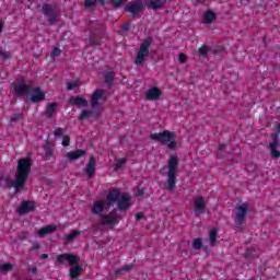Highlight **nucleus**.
<instances>
[{"label": "nucleus", "mask_w": 280, "mask_h": 280, "mask_svg": "<svg viewBox=\"0 0 280 280\" xmlns=\"http://www.w3.org/2000/svg\"><path fill=\"white\" fill-rule=\"evenodd\" d=\"M0 57L3 59V60H10L12 58V55H10V52L3 50V49H0Z\"/></svg>", "instance_id": "nucleus-34"}, {"label": "nucleus", "mask_w": 280, "mask_h": 280, "mask_svg": "<svg viewBox=\"0 0 280 280\" xmlns=\"http://www.w3.org/2000/svg\"><path fill=\"white\" fill-rule=\"evenodd\" d=\"M192 248L200 250V248H202V238H195L192 241Z\"/></svg>", "instance_id": "nucleus-31"}, {"label": "nucleus", "mask_w": 280, "mask_h": 280, "mask_svg": "<svg viewBox=\"0 0 280 280\" xmlns=\"http://www.w3.org/2000/svg\"><path fill=\"white\" fill-rule=\"evenodd\" d=\"M126 12H130L132 16H137L140 12H143V2L131 1L125 7Z\"/></svg>", "instance_id": "nucleus-10"}, {"label": "nucleus", "mask_w": 280, "mask_h": 280, "mask_svg": "<svg viewBox=\"0 0 280 280\" xmlns=\"http://www.w3.org/2000/svg\"><path fill=\"white\" fill-rule=\"evenodd\" d=\"M198 1H205V0H198Z\"/></svg>", "instance_id": "nucleus-58"}, {"label": "nucleus", "mask_w": 280, "mask_h": 280, "mask_svg": "<svg viewBox=\"0 0 280 280\" xmlns=\"http://www.w3.org/2000/svg\"><path fill=\"white\" fill-rule=\"evenodd\" d=\"M75 86H78V84L75 82H69L67 84L68 91H73V89H75Z\"/></svg>", "instance_id": "nucleus-43"}, {"label": "nucleus", "mask_w": 280, "mask_h": 280, "mask_svg": "<svg viewBox=\"0 0 280 280\" xmlns=\"http://www.w3.org/2000/svg\"><path fill=\"white\" fill-rule=\"evenodd\" d=\"M31 102H33L34 104L43 102V100H45V92L40 90V88H34L31 92Z\"/></svg>", "instance_id": "nucleus-16"}, {"label": "nucleus", "mask_w": 280, "mask_h": 280, "mask_svg": "<svg viewBox=\"0 0 280 280\" xmlns=\"http://www.w3.org/2000/svg\"><path fill=\"white\" fill-rule=\"evenodd\" d=\"M209 46L203 45L198 49L199 56H207L209 54Z\"/></svg>", "instance_id": "nucleus-32"}, {"label": "nucleus", "mask_w": 280, "mask_h": 280, "mask_svg": "<svg viewBox=\"0 0 280 280\" xmlns=\"http://www.w3.org/2000/svg\"><path fill=\"white\" fill-rule=\"evenodd\" d=\"M69 141H71V138H69V136H63V138H62L63 148L69 147Z\"/></svg>", "instance_id": "nucleus-39"}, {"label": "nucleus", "mask_w": 280, "mask_h": 280, "mask_svg": "<svg viewBox=\"0 0 280 280\" xmlns=\"http://www.w3.org/2000/svg\"><path fill=\"white\" fill-rule=\"evenodd\" d=\"M82 272V267L80 265H75L70 268V278L71 279H78V277L81 275Z\"/></svg>", "instance_id": "nucleus-25"}, {"label": "nucleus", "mask_w": 280, "mask_h": 280, "mask_svg": "<svg viewBox=\"0 0 280 280\" xmlns=\"http://www.w3.org/2000/svg\"><path fill=\"white\" fill-rule=\"evenodd\" d=\"M28 272H31L32 275H36L37 272L36 267L28 268Z\"/></svg>", "instance_id": "nucleus-52"}, {"label": "nucleus", "mask_w": 280, "mask_h": 280, "mask_svg": "<svg viewBox=\"0 0 280 280\" xmlns=\"http://www.w3.org/2000/svg\"><path fill=\"white\" fill-rule=\"evenodd\" d=\"M122 32H128L130 30V23H126L121 26Z\"/></svg>", "instance_id": "nucleus-46"}, {"label": "nucleus", "mask_w": 280, "mask_h": 280, "mask_svg": "<svg viewBox=\"0 0 280 280\" xmlns=\"http://www.w3.org/2000/svg\"><path fill=\"white\" fill-rule=\"evenodd\" d=\"M15 97H23V95H30L32 93V88L27 84H16L14 86Z\"/></svg>", "instance_id": "nucleus-14"}, {"label": "nucleus", "mask_w": 280, "mask_h": 280, "mask_svg": "<svg viewBox=\"0 0 280 280\" xmlns=\"http://www.w3.org/2000/svg\"><path fill=\"white\" fill-rule=\"evenodd\" d=\"M55 137H62V128H57L55 130Z\"/></svg>", "instance_id": "nucleus-45"}, {"label": "nucleus", "mask_w": 280, "mask_h": 280, "mask_svg": "<svg viewBox=\"0 0 280 280\" xmlns=\"http://www.w3.org/2000/svg\"><path fill=\"white\" fill-rule=\"evenodd\" d=\"M42 12L43 14H45V16H47L48 23H56L57 21L56 11H54V8L51 7V4H47V3L43 4Z\"/></svg>", "instance_id": "nucleus-13"}, {"label": "nucleus", "mask_w": 280, "mask_h": 280, "mask_svg": "<svg viewBox=\"0 0 280 280\" xmlns=\"http://www.w3.org/2000/svg\"><path fill=\"white\" fill-rule=\"evenodd\" d=\"M106 207V203L104 201H96L94 206L92 207V213L94 215H100L104 213V209Z\"/></svg>", "instance_id": "nucleus-20"}, {"label": "nucleus", "mask_w": 280, "mask_h": 280, "mask_svg": "<svg viewBox=\"0 0 280 280\" xmlns=\"http://www.w3.org/2000/svg\"><path fill=\"white\" fill-rule=\"evenodd\" d=\"M195 205V218H200L202 213H206L207 211V200H205V197H198L194 201Z\"/></svg>", "instance_id": "nucleus-9"}, {"label": "nucleus", "mask_w": 280, "mask_h": 280, "mask_svg": "<svg viewBox=\"0 0 280 280\" xmlns=\"http://www.w3.org/2000/svg\"><path fill=\"white\" fill-rule=\"evenodd\" d=\"M78 235H80V231H74L70 234H66V236H65L66 244L73 242V240H75L78 237Z\"/></svg>", "instance_id": "nucleus-27"}, {"label": "nucleus", "mask_w": 280, "mask_h": 280, "mask_svg": "<svg viewBox=\"0 0 280 280\" xmlns=\"http://www.w3.org/2000/svg\"><path fill=\"white\" fill-rule=\"evenodd\" d=\"M13 266L10 262H4L0 265V272H10L12 270Z\"/></svg>", "instance_id": "nucleus-30"}, {"label": "nucleus", "mask_w": 280, "mask_h": 280, "mask_svg": "<svg viewBox=\"0 0 280 280\" xmlns=\"http://www.w3.org/2000/svg\"><path fill=\"white\" fill-rule=\"evenodd\" d=\"M102 97H104V91L96 90L93 92L90 101L92 109L83 110L79 116L80 121H84V119H89V117H94V119H97V117L102 115L103 108L102 104L100 103Z\"/></svg>", "instance_id": "nucleus-2"}, {"label": "nucleus", "mask_w": 280, "mask_h": 280, "mask_svg": "<svg viewBox=\"0 0 280 280\" xmlns=\"http://www.w3.org/2000/svg\"><path fill=\"white\" fill-rule=\"evenodd\" d=\"M48 257H49V255H47V254H42L40 259H48Z\"/></svg>", "instance_id": "nucleus-53"}, {"label": "nucleus", "mask_w": 280, "mask_h": 280, "mask_svg": "<svg viewBox=\"0 0 280 280\" xmlns=\"http://www.w3.org/2000/svg\"><path fill=\"white\" fill-rule=\"evenodd\" d=\"M30 234L27 232L19 235V240H21V242H24V240Z\"/></svg>", "instance_id": "nucleus-48"}, {"label": "nucleus", "mask_w": 280, "mask_h": 280, "mask_svg": "<svg viewBox=\"0 0 280 280\" xmlns=\"http://www.w3.org/2000/svg\"><path fill=\"white\" fill-rule=\"evenodd\" d=\"M224 148H226V144H220L218 155L220 156V152H223Z\"/></svg>", "instance_id": "nucleus-50"}, {"label": "nucleus", "mask_w": 280, "mask_h": 280, "mask_svg": "<svg viewBox=\"0 0 280 280\" xmlns=\"http://www.w3.org/2000/svg\"><path fill=\"white\" fill-rule=\"evenodd\" d=\"M135 268L133 264L125 265L118 269H116V275H121V272H130Z\"/></svg>", "instance_id": "nucleus-26"}, {"label": "nucleus", "mask_w": 280, "mask_h": 280, "mask_svg": "<svg viewBox=\"0 0 280 280\" xmlns=\"http://www.w3.org/2000/svg\"><path fill=\"white\" fill-rule=\"evenodd\" d=\"M128 162V159L127 158H121L119 159L116 164H115V167L114 170L117 172L118 170H121V167H124V165H126V163Z\"/></svg>", "instance_id": "nucleus-29"}, {"label": "nucleus", "mask_w": 280, "mask_h": 280, "mask_svg": "<svg viewBox=\"0 0 280 280\" xmlns=\"http://www.w3.org/2000/svg\"><path fill=\"white\" fill-rule=\"evenodd\" d=\"M271 156H272V159H279L280 151L277 149H271Z\"/></svg>", "instance_id": "nucleus-41"}, {"label": "nucleus", "mask_w": 280, "mask_h": 280, "mask_svg": "<svg viewBox=\"0 0 280 280\" xmlns=\"http://www.w3.org/2000/svg\"><path fill=\"white\" fill-rule=\"evenodd\" d=\"M67 156L69 161H78V159H82V156H86V151L82 149L70 151Z\"/></svg>", "instance_id": "nucleus-19"}, {"label": "nucleus", "mask_w": 280, "mask_h": 280, "mask_svg": "<svg viewBox=\"0 0 280 280\" xmlns=\"http://www.w3.org/2000/svg\"><path fill=\"white\" fill-rule=\"evenodd\" d=\"M58 264H65V261H68L70 266H74L80 261V257L73 255V254H60L57 256Z\"/></svg>", "instance_id": "nucleus-11"}, {"label": "nucleus", "mask_w": 280, "mask_h": 280, "mask_svg": "<svg viewBox=\"0 0 280 280\" xmlns=\"http://www.w3.org/2000/svg\"><path fill=\"white\" fill-rule=\"evenodd\" d=\"M145 219V215H143V213L139 212L136 214V220L139 221V220H143Z\"/></svg>", "instance_id": "nucleus-47"}, {"label": "nucleus", "mask_w": 280, "mask_h": 280, "mask_svg": "<svg viewBox=\"0 0 280 280\" xmlns=\"http://www.w3.org/2000/svg\"><path fill=\"white\" fill-rule=\"evenodd\" d=\"M56 226L55 225H47L38 230L37 235L39 237H45V235H51V233H55Z\"/></svg>", "instance_id": "nucleus-21"}, {"label": "nucleus", "mask_w": 280, "mask_h": 280, "mask_svg": "<svg viewBox=\"0 0 280 280\" xmlns=\"http://www.w3.org/2000/svg\"><path fill=\"white\" fill-rule=\"evenodd\" d=\"M217 19H218V15H215V13L213 11H207L203 14V21L207 24L213 23V21H217Z\"/></svg>", "instance_id": "nucleus-23"}, {"label": "nucleus", "mask_w": 280, "mask_h": 280, "mask_svg": "<svg viewBox=\"0 0 280 280\" xmlns=\"http://www.w3.org/2000/svg\"><path fill=\"white\" fill-rule=\"evenodd\" d=\"M167 4V0H148L147 1V8H149V10H161V8H165V5Z\"/></svg>", "instance_id": "nucleus-17"}, {"label": "nucleus", "mask_w": 280, "mask_h": 280, "mask_svg": "<svg viewBox=\"0 0 280 280\" xmlns=\"http://www.w3.org/2000/svg\"><path fill=\"white\" fill-rule=\"evenodd\" d=\"M44 150H45V154H46V156H47V159H50V156H52V152H51V149H49V145H45L44 147Z\"/></svg>", "instance_id": "nucleus-38"}, {"label": "nucleus", "mask_w": 280, "mask_h": 280, "mask_svg": "<svg viewBox=\"0 0 280 280\" xmlns=\"http://www.w3.org/2000/svg\"><path fill=\"white\" fill-rule=\"evenodd\" d=\"M56 108H58V104L56 103L49 104L46 109V117L49 119H54V115H56Z\"/></svg>", "instance_id": "nucleus-24"}, {"label": "nucleus", "mask_w": 280, "mask_h": 280, "mask_svg": "<svg viewBox=\"0 0 280 280\" xmlns=\"http://www.w3.org/2000/svg\"><path fill=\"white\" fill-rule=\"evenodd\" d=\"M113 74H110V73H107V74H105V83L106 84H113Z\"/></svg>", "instance_id": "nucleus-37"}, {"label": "nucleus", "mask_w": 280, "mask_h": 280, "mask_svg": "<svg viewBox=\"0 0 280 280\" xmlns=\"http://www.w3.org/2000/svg\"><path fill=\"white\" fill-rule=\"evenodd\" d=\"M1 32H3V25H1V22H0V34Z\"/></svg>", "instance_id": "nucleus-56"}, {"label": "nucleus", "mask_w": 280, "mask_h": 280, "mask_svg": "<svg viewBox=\"0 0 280 280\" xmlns=\"http://www.w3.org/2000/svg\"><path fill=\"white\" fill-rule=\"evenodd\" d=\"M150 139L158 141L162 145H167L170 150H176V132L174 131L164 130L161 133H152Z\"/></svg>", "instance_id": "nucleus-4"}, {"label": "nucleus", "mask_w": 280, "mask_h": 280, "mask_svg": "<svg viewBox=\"0 0 280 280\" xmlns=\"http://www.w3.org/2000/svg\"><path fill=\"white\" fill-rule=\"evenodd\" d=\"M248 210V205L247 203H242L238 206L234 221L236 226H242L246 222V211Z\"/></svg>", "instance_id": "nucleus-7"}, {"label": "nucleus", "mask_w": 280, "mask_h": 280, "mask_svg": "<svg viewBox=\"0 0 280 280\" xmlns=\"http://www.w3.org/2000/svg\"><path fill=\"white\" fill-rule=\"evenodd\" d=\"M21 119V114H15L12 118L11 121H19Z\"/></svg>", "instance_id": "nucleus-49"}, {"label": "nucleus", "mask_w": 280, "mask_h": 280, "mask_svg": "<svg viewBox=\"0 0 280 280\" xmlns=\"http://www.w3.org/2000/svg\"><path fill=\"white\" fill-rule=\"evenodd\" d=\"M162 95V92L159 88L156 86H153L151 89H149L147 92H145V98L149 101V102H156V100H160Z\"/></svg>", "instance_id": "nucleus-15"}, {"label": "nucleus", "mask_w": 280, "mask_h": 280, "mask_svg": "<svg viewBox=\"0 0 280 280\" xmlns=\"http://www.w3.org/2000/svg\"><path fill=\"white\" fill-rule=\"evenodd\" d=\"M101 224L103 226H114L115 224H119V217L117 215V212L112 211L107 214H103L101 217Z\"/></svg>", "instance_id": "nucleus-8"}, {"label": "nucleus", "mask_w": 280, "mask_h": 280, "mask_svg": "<svg viewBox=\"0 0 280 280\" xmlns=\"http://www.w3.org/2000/svg\"><path fill=\"white\" fill-rule=\"evenodd\" d=\"M136 196H143V190H138V191L136 192Z\"/></svg>", "instance_id": "nucleus-54"}, {"label": "nucleus", "mask_w": 280, "mask_h": 280, "mask_svg": "<svg viewBox=\"0 0 280 280\" xmlns=\"http://www.w3.org/2000/svg\"><path fill=\"white\" fill-rule=\"evenodd\" d=\"M70 103L73 104L74 106H83V108H86V106H89V101H86V98L84 97H72L70 100Z\"/></svg>", "instance_id": "nucleus-22"}, {"label": "nucleus", "mask_w": 280, "mask_h": 280, "mask_svg": "<svg viewBox=\"0 0 280 280\" xmlns=\"http://www.w3.org/2000/svg\"><path fill=\"white\" fill-rule=\"evenodd\" d=\"M117 202L119 211H126L130 207V195L121 192L119 188L112 189L107 195V207Z\"/></svg>", "instance_id": "nucleus-3"}, {"label": "nucleus", "mask_w": 280, "mask_h": 280, "mask_svg": "<svg viewBox=\"0 0 280 280\" xmlns=\"http://www.w3.org/2000/svg\"><path fill=\"white\" fill-rule=\"evenodd\" d=\"M270 150H277L279 148V137L275 136L273 141L269 144Z\"/></svg>", "instance_id": "nucleus-33"}, {"label": "nucleus", "mask_w": 280, "mask_h": 280, "mask_svg": "<svg viewBox=\"0 0 280 280\" xmlns=\"http://www.w3.org/2000/svg\"><path fill=\"white\" fill-rule=\"evenodd\" d=\"M245 257H248V254H245Z\"/></svg>", "instance_id": "nucleus-57"}, {"label": "nucleus", "mask_w": 280, "mask_h": 280, "mask_svg": "<svg viewBox=\"0 0 280 280\" xmlns=\"http://www.w3.org/2000/svg\"><path fill=\"white\" fill-rule=\"evenodd\" d=\"M60 54H62V51L60 50V48H54L51 51V57L52 58H58V56H60Z\"/></svg>", "instance_id": "nucleus-36"}, {"label": "nucleus", "mask_w": 280, "mask_h": 280, "mask_svg": "<svg viewBox=\"0 0 280 280\" xmlns=\"http://www.w3.org/2000/svg\"><path fill=\"white\" fill-rule=\"evenodd\" d=\"M150 47H152V37H147L140 44V48L135 59V65L139 67L145 62V57L150 56Z\"/></svg>", "instance_id": "nucleus-6"}, {"label": "nucleus", "mask_w": 280, "mask_h": 280, "mask_svg": "<svg viewBox=\"0 0 280 280\" xmlns=\"http://www.w3.org/2000/svg\"><path fill=\"white\" fill-rule=\"evenodd\" d=\"M167 167V189L168 191H174L176 187V174H178V158L176 155L170 156Z\"/></svg>", "instance_id": "nucleus-5"}, {"label": "nucleus", "mask_w": 280, "mask_h": 280, "mask_svg": "<svg viewBox=\"0 0 280 280\" xmlns=\"http://www.w3.org/2000/svg\"><path fill=\"white\" fill-rule=\"evenodd\" d=\"M40 249V244L34 243L33 244V250H39Z\"/></svg>", "instance_id": "nucleus-51"}, {"label": "nucleus", "mask_w": 280, "mask_h": 280, "mask_svg": "<svg viewBox=\"0 0 280 280\" xmlns=\"http://www.w3.org/2000/svg\"><path fill=\"white\" fill-rule=\"evenodd\" d=\"M96 165H97V162L95 160V156H91L85 167V174L88 175V178H93V176H95Z\"/></svg>", "instance_id": "nucleus-18"}, {"label": "nucleus", "mask_w": 280, "mask_h": 280, "mask_svg": "<svg viewBox=\"0 0 280 280\" xmlns=\"http://www.w3.org/2000/svg\"><path fill=\"white\" fill-rule=\"evenodd\" d=\"M97 3V0H85L84 7L85 8H93Z\"/></svg>", "instance_id": "nucleus-35"}, {"label": "nucleus", "mask_w": 280, "mask_h": 280, "mask_svg": "<svg viewBox=\"0 0 280 280\" xmlns=\"http://www.w3.org/2000/svg\"><path fill=\"white\" fill-rule=\"evenodd\" d=\"M96 1H98V3H101V5H105V3H106V0H96Z\"/></svg>", "instance_id": "nucleus-55"}, {"label": "nucleus", "mask_w": 280, "mask_h": 280, "mask_svg": "<svg viewBox=\"0 0 280 280\" xmlns=\"http://www.w3.org/2000/svg\"><path fill=\"white\" fill-rule=\"evenodd\" d=\"M90 45H93V46L101 45L100 39H98V38H95L94 36H92V37L90 38Z\"/></svg>", "instance_id": "nucleus-40"}, {"label": "nucleus", "mask_w": 280, "mask_h": 280, "mask_svg": "<svg viewBox=\"0 0 280 280\" xmlns=\"http://www.w3.org/2000/svg\"><path fill=\"white\" fill-rule=\"evenodd\" d=\"M30 172H32V161L27 158L19 160L15 182L11 178L5 179L9 189H12V187L16 190L23 189V187H25V180H27V176H30Z\"/></svg>", "instance_id": "nucleus-1"}, {"label": "nucleus", "mask_w": 280, "mask_h": 280, "mask_svg": "<svg viewBox=\"0 0 280 280\" xmlns=\"http://www.w3.org/2000/svg\"><path fill=\"white\" fill-rule=\"evenodd\" d=\"M121 3H124V0H112V5H114L115 8H119Z\"/></svg>", "instance_id": "nucleus-42"}, {"label": "nucleus", "mask_w": 280, "mask_h": 280, "mask_svg": "<svg viewBox=\"0 0 280 280\" xmlns=\"http://www.w3.org/2000/svg\"><path fill=\"white\" fill-rule=\"evenodd\" d=\"M179 62H187V56L185 54H179Z\"/></svg>", "instance_id": "nucleus-44"}, {"label": "nucleus", "mask_w": 280, "mask_h": 280, "mask_svg": "<svg viewBox=\"0 0 280 280\" xmlns=\"http://www.w3.org/2000/svg\"><path fill=\"white\" fill-rule=\"evenodd\" d=\"M36 210V203L34 201H23L21 207L18 209L20 215H25L26 213H32Z\"/></svg>", "instance_id": "nucleus-12"}, {"label": "nucleus", "mask_w": 280, "mask_h": 280, "mask_svg": "<svg viewBox=\"0 0 280 280\" xmlns=\"http://www.w3.org/2000/svg\"><path fill=\"white\" fill-rule=\"evenodd\" d=\"M218 237V230L212 229L209 234V242L211 246H215V240Z\"/></svg>", "instance_id": "nucleus-28"}]
</instances>
